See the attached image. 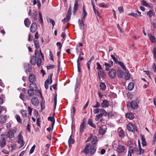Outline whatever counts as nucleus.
<instances>
[{
    "instance_id": "69168bd1",
    "label": "nucleus",
    "mask_w": 156,
    "mask_h": 156,
    "mask_svg": "<svg viewBox=\"0 0 156 156\" xmlns=\"http://www.w3.org/2000/svg\"><path fill=\"white\" fill-rule=\"evenodd\" d=\"M35 147H36V146H35V144H34L32 147L31 148L30 150V154H32V153L34 152V150L35 149Z\"/></svg>"
},
{
    "instance_id": "4d7b16f0",
    "label": "nucleus",
    "mask_w": 156,
    "mask_h": 156,
    "mask_svg": "<svg viewBox=\"0 0 156 156\" xmlns=\"http://www.w3.org/2000/svg\"><path fill=\"white\" fill-rule=\"evenodd\" d=\"M41 58H39L37 59V66L39 67L41 66Z\"/></svg>"
},
{
    "instance_id": "a18cd8bd",
    "label": "nucleus",
    "mask_w": 156,
    "mask_h": 156,
    "mask_svg": "<svg viewBox=\"0 0 156 156\" xmlns=\"http://www.w3.org/2000/svg\"><path fill=\"white\" fill-rule=\"evenodd\" d=\"M92 61V58H91L90 59L89 61H88L87 62V65L88 67V69L89 70H90V65Z\"/></svg>"
},
{
    "instance_id": "f03ea898",
    "label": "nucleus",
    "mask_w": 156,
    "mask_h": 156,
    "mask_svg": "<svg viewBox=\"0 0 156 156\" xmlns=\"http://www.w3.org/2000/svg\"><path fill=\"white\" fill-rule=\"evenodd\" d=\"M138 104L135 101H132L131 102H128L127 103V107L128 109L131 110L132 109H136L138 108Z\"/></svg>"
},
{
    "instance_id": "774afa93",
    "label": "nucleus",
    "mask_w": 156,
    "mask_h": 156,
    "mask_svg": "<svg viewBox=\"0 0 156 156\" xmlns=\"http://www.w3.org/2000/svg\"><path fill=\"white\" fill-rule=\"evenodd\" d=\"M118 10L120 13H122L124 12V9L122 7H118Z\"/></svg>"
},
{
    "instance_id": "6ab92c4d",
    "label": "nucleus",
    "mask_w": 156,
    "mask_h": 156,
    "mask_svg": "<svg viewBox=\"0 0 156 156\" xmlns=\"http://www.w3.org/2000/svg\"><path fill=\"white\" fill-rule=\"evenodd\" d=\"M86 125L84 121H83L81 123L80 126V133H82L84 131Z\"/></svg>"
},
{
    "instance_id": "0eeeda50",
    "label": "nucleus",
    "mask_w": 156,
    "mask_h": 156,
    "mask_svg": "<svg viewBox=\"0 0 156 156\" xmlns=\"http://www.w3.org/2000/svg\"><path fill=\"white\" fill-rule=\"evenodd\" d=\"M127 129L129 131L132 132L137 131L136 127L131 123H129L127 125Z\"/></svg>"
},
{
    "instance_id": "864d4df0",
    "label": "nucleus",
    "mask_w": 156,
    "mask_h": 156,
    "mask_svg": "<svg viewBox=\"0 0 156 156\" xmlns=\"http://www.w3.org/2000/svg\"><path fill=\"white\" fill-rule=\"evenodd\" d=\"M2 112H4V113H5L6 112V109L5 108L2 107L0 106V114Z\"/></svg>"
},
{
    "instance_id": "338daca9",
    "label": "nucleus",
    "mask_w": 156,
    "mask_h": 156,
    "mask_svg": "<svg viewBox=\"0 0 156 156\" xmlns=\"http://www.w3.org/2000/svg\"><path fill=\"white\" fill-rule=\"evenodd\" d=\"M100 103L98 102L97 101L96 102V104L95 105L93 106V107L98 108L100 107Z\"/></svg>"
},
{
    "instance_id": "4c0bfd02",
    "label": "nucleus",
    "mask_w": 156,
    "mask_h": 156,
    "mask_svg": "<svg viewBox=\"0 0 156 156\" xmlns=\"http://www.w3.org/2000/svg\"><path fill=\"white\" fill-rule=\"evenodd\" d=\"M72 135H71L69 137L68 141V143L69 146H70L71 144H73L74 143V140L72 138Z\"/></svg>"
},
{
    "instance_id": "f8f14e48",
    "label": "nucleus",
    "mask_w": 156,
    "mask_h": 156,
    "mask_svg": "<svg viewBox=\"0 0 156 156\" xmlns=\"http://www.w3.org/2000/svg\"><path fill=\"white\" fill-rule=\"evenodd\" d=\"M113 65V62L112 61H109L108 63L105 62V70L108 71L110 69V68Z\"/></svg>"
},
{
    "instance_id": "3c124183",
    "label": "nucleus",
    "mask_w": 156,
    "mask_h": 156,
    "mask_svg": "<svg viewBox=\"0 0 156 156\" xmlns=\"http://www.w3.org/2000/svg\"><path fill=\"white\" fill-rule=\"evenodd\" d=\"M154 14V13L152 10H149L147 12V15L150 17H151Z\"/></svg>"
},
{
    "instance_id": "393cba45",
    "label": "nucleus",
    "mask_w": 156,
    "mask_h": 156,
    "mask_svg": "<svg viewBox=\"0 0 156 156\" xmlns=\"http://www.w3.org/2000/svg\"><path fill=\"white\" fill-rule=\"evenodd\" d=\"M52 74H51L49 76H48V79L45 81V83L48 84H51L52 83Z\"/></svg>"
},
{
    "instance_id": "a19ab883",
    "label": "nucleus",
    "mask_w": 156,
    "mask_h": 156,
    "mask_svg": "<svg viewBox=\"0 0 156 156\" xmlns=\"http://www.w3.org/2000/svg\"><path fill=\"white\" fill-rule=\"evenodd\" d=\"M144 150L141 148V145H140V148L138 150L137 155H140L144 153Z\"/></svg>"
},
{
    "instance_id": "7c9ffc66",
    "label": "nucleus",
    "mask_w": 156,
    "mask_h": 156,
    "mask_svg": "<svg viewBox=\"0 0 156 156\" xmlns=\"http://www.w3.org/2000/svg\"><path fill=\"white\" fill-rule=\"evenodd\" d=\"M148 36L151 42L154 43L155 42L156 38L154 36L152 35L151 34H148Z\"/></svg>"
},
{
    "instance_id": "e433bc0d",
    "label": "nucleus",
    "mask_w": 156,
    "mask_h": 156,
    "mask_svg": "<svg viewBox=\"0 0 156 156\" xmlns=\"http://www.w3.org/2000/svg\"><path fill=\"white\" fill-rule=\"evenodd\" d=\"M37 12L36 11H35L31 15V18L33 19L36 20L37 19Z\"/></svg>"
},
{
    "instance_id": "f257e3e1",
    "label": "nucleus",
    "mask_w": 156,
    "mask_h": 156,
    "mask_svg": "<svg viewBox=\"0 0 156 156\" xmlns=\"http://www.w3.org/2000/svg\"><path fill=\"white\" fill-rule=\"evenodd\" d=\"M90 144H87L83 151V152L86 155L89 153L91 155L94 154L97 149L96 144L93 143L92 145Z\"/></svg>"
},
{
    "instance_id": "09e8293b",
    "label": "nucleus",
    "mask_w": 156,
    "mask_h": 156,
    "mask_svg": "<svg viewBox=\"0 0 156 156\" xmlns=\"http://www.w3.org/2000/svg\"><path fill=\"white\" fill-rule=\"evenodd\" d=\"M45 101H41V109L43 110L45 108Z\"/></svg>"
},
{
    "instance_id": "bb28decb",
    "label": "nucleus",
    "mask_w": 156,
    "mask_h": 156,
    "mask_svg": "<svg viewBox=\"0 0 156 156\" xmlns=\"http://www.w3.org/2000/svg\"><path fill=\"white\" fill-rule=\"evenodd\" d=\"M36 91V90H34L30 88V89L28 90V93L29 96L30 97L33 96L34 94V91Z\"/></svg>"
},
{
    "instance_id": "6e6552de",
    "label": "nucleus",
    "mask_w": 156,
    "mask_h": 156,
    "mask_svg": "<svg viewBox=\"0 0 156 156\" xmlns=\"http://www.w3.org/2000/svg\"><path fill=\"white\" fill-rule=\"evenodd\" d=\"M107 115V113L105 111L104 112H103V113H100L96 115L95 120L96 121H98L100 119L101 117H102L103 116H106Z\"/></svg>"
},
{
    "instance_id": "0e129e2a",
    "label": "nucleus",
    "mask_w": 156,
    "mask_h": 156,
    "mask_svg": "<svg viewBox=\"0 0 156 156\" xmlns=\"http://www.w3.org/2000/svg\"><path fill=\"white\" fill-rule=\"evenodd\" d=\"M141 4L144 6L148 7L149 6V5L148 4L146 1H145L144 0H143L141 2Z\"/></svg>"
},
{
    "instance_id": "b1692460",
    "label": "nucleus",
    "mask_w": 156,
    "mask_h": 156,
    "mask_svg": "<svg viewBox=\"0 0 156 156\" xmlns=\"http://www.w3.org/2000/svg\"><path fill=\"white\" fill-rule=\"evenodd\" d=\"M24 23L25 26L29 27L31 23V21L30 19L28 18H26L24 20Z\"/></svg>"
},
{
    "instance_id": "c85d7f7f",
    "label": "nucleus",
    "mask_w": 156,
    "mask_h": 156,
    "mask_svg": "<svg viewBox=\"0 0 156 156\" xmlns=\"http://www.w3.org/2000/svg\"><path fill=\"white\" fill-rule=\"evenodd\" d=\"M48 120L52 122L51 126L52 128H53L55 123V120L53 117H49L48 118Z\"/></svg>"
},
{
    "instance_id": "7ed1b4c3",
    "label": "nucleus",
    "mask_w": 156,
    "mask_h": 156,
    "mask_svg": "<svg viewBox=\"0 0 156 156\" xmlns=\"http://www.w3.org/2000/svg\"><path fill=\"white\" fill-rule=\"evenodd\" d=\"M17 130L16 128L15 127L13 128V130L10 129L9 131L6 134V136L10 139L13 138L14 136V134L16 133Z\"/></svg>"
},
{
    "instance_id": "49530a36",
    "label": "nucleus",
    "mask_w": 156,
    "mask_h": 156,
    "mask_svg": "<svg viewBox=\"0 0 156 156\" xmlns=\"http://www.w3.org/2000/svg\"><path fill=\"white\" fill-rule=\"evenodd\" d=\"M82 16H83L81 19L82 20H84L85 19L86 17L87 16V13L86 10L83 11V12L82 13Z\"/></svg>"
},
{
    "instance_id": "5fc2aeb1",
    "label": "nucleus",
    "mask_w": 156,
    "mask_h": 156,
    "mask_svg": "<svg viewBox=\"0 0 156 156\" xmlns=\"http://www.w3.org/2000/svg\"><path fill=\"white\" fill-rule=\"evenodd\" d=\"M119 135L121 137H123L125 135L124 132L123 130H121L119 132Z\"/></svg>"
},
{
    "instance_id": "dca6fc26",
    "label": "nucleus",
    "mask_w": 156,
    "mask_h": 156,
    "mask_svg": "<svg viewBox=\"0 0 156 156\" xmlns=\"http://www.w3.org/2000/svg\"><path fill=\"white\" fill-rule=\"evenodd\" d=\"M98 77L100 80H101V78H104L105 77L106 75L105 72L102 70H100L99 71H98Z\"/></svg>"
},
{
    "instance_id": "052dcab7",
    "label": "nucleus",
    "mask_w": 156,
    "mask_h": 156,
    "mask_svg": "<svg viewBox=\"0 0 156 156\" xmlns=\"http://www.w3.org/2000/svg\"><path fill=\"white\" fill-rule=\"evenodd\" d=\"M129 15L134 17L136 18H137L138 17V15L137 13L134 12H132L131 13L129 14Z\"/></svg>"
},
{
    "instance_id": "603ef678",
    "label": "nucleus",
    "mask_w": 156,
    "mask_h": 156,
    "mask_svg": "<svg viewBox=\"0 0 156 156\" xmlns=\"http://www.w3.org/2000/svg\"><path fill=\"white\" fill-rule=\"evenodd\" d=\"M97 141V137L96 136H93L91 142L92 144L93 143L96 144V142Z\"/></svg>"
},
{
    "instance_id": "680f3d73",
    "label": "nucleus",
    "mask_w": 156,
    "mask_h": 156,
    "mask_svg": "<svg viewBox=\"0 0 156 156\" xmlns=\"http://www.w3.org/2000/svg\"><path fill=\"white\" fill-rule=\"evenodd\" d=\"M131 152L132 153H134L136 154L137 155V153L138 152V150L136 148H134L133 149L131 150Z\"/></svg>"
},
{
    "instance_id": "5701e85b",
    "label": "nucleus",
    "mask_w": 156,
    "mask_h": 156,
    "mask_svg": "<svg viewBox=\"0 0 156 156\" xmlns=\"http://www.w3.org/2000/svg\"><path fill=\"white\" fill-rule=\"evenodd\" d=\"M35 76L33 74H30L29 76V81L32 83H33L36 80Z\"/></svg>"
},
{
    "instance_id": "58836bf2",
    "label": "nucleus",
    "mask_w": 156,
    "mask_h": 156,
    "mask_svg": "<svg viewBox=\"0 0 156 156\" xmlns=\"http://www.w3.org/2000/svg\"><path fill=\"white\" fill-rule=\"evenodd\" d=\"M20 113L23 117H26L27 114V111L25 110H22L20 111Z\"/></svg>"
},
{
    "instance_id": "c03bdc74",
    "label": "nucleus",
    "mask_w": 156,
    "mask_h": 156,
    "mask_svg": "<svg viewBox=\"0 0 156 156\" xmlns=\"http://www.w3.org/2000/svg\"><path fill=\"white\" fill-rule=\"evenodd\" d=\"M15 118L16 120H17V122L19 123H20L21 122V118L20 116L19 115H16L15 116Z\"/></svg>"
},
{
    "instance_id": "20e7f679",
    "label": "nucleus",
    "mask_w": 156,
    "mask_h": 156,
    "mask_svg": "<svg viewBox=\"0 0 156 156\" xmlns=\"http://www.w3.org/2000/svg\"><path fill=\"white\" fill-rule=\"evenodd\" d=\"M17 142L20 144V148L23 147L24 144L25 142L23 140V138L22 135L21 133H20L17 136Z\"/></svg>"
},
{
    "instance_id": "1a4fd4ad",
    "label": "nucleus",
    "mask_w": 156,
    "mask_h": 156,
    "mask_svg": "<svg viewBox=\"0 0 156 156\" xmlns=\"http://www.w3.org/2000/svg\"><path fill=\"white\" fill-rule=\"evenodd\" d=\"M31 102L33 105L35 106L38 105L39 103V101L38 98L35 97H32Z\"/></svg>"
},
{
    "instance_id": "37998d69",
    "label": "nucleus",
    "mask_w": 156,
    "mask_h": 156,
    "mask_svg": "<svg viewBox=\"0 0 156 156\" xmlns=\"http://www.w3.org/2000/svg\"><path fill=\"white\" fill-rule=\"evenodd\" d=\"M130 74L129 72H126L125 74V78L126 80H128L130 79Z\"/></svg>"
},
{
    "instance_id": "412c9836",
    "label": "nucleus",
    "mask_w": 156,
    "mask_h": 156,
    "mask_svg": "<svg viewBox=\"0 0 156 156\" xmlns=\"http://www.w3.org/2000/svg\"><path fill=\"white\" fill-rule=\"evenodd\" d=\"M105 111L103 109L97 108L94 110L93 112L94 114H97L99 113H103V112H104Z\"/></svg>"
},
{
    "instance_id": "ddd939ff",
    "label": "nucleus",
    "mask_w": 156,
    "mask_h": 156,
    "mask_svg": "<svg viewBox=\"0 0 156 156\" xmlns=\"http://www.w3.org/2000/svg\"><path fill=\"white\" fill-rule=\"evenodd\" d=\"M6 140L4 136V135H2L1 136L0 139V146L2 147H4L6 145Z\"/></svg>"
},
{
    "instance_id": "ea45409f",
    "label": "nucleus",
    "mask_w": 156,
    "mask_h": 156,
    "mask_svg": "<svg viewBox=\"0 0 156 156\" xmlns=\"http://www.w3.org/2000/svg\"><path fill=\"white\" fill-rule=\"evenodd\" d=\"M39 21H40L41 24H42L43 23V19L42 16L41 12H39Z\"/></svg>"
},
{
    "instance_id": "13d9d810",
    "label": "nucleus",
    "mask_w": 156,
    "mask_h": 156,
    "mask_svg": "<svg viewBox=\"0 0 156 156\" xmlns=\"http://www.w3.org/2000/svg\"><path fill=\"white\" fill-rule=\"evenodd\" d=\"M47 68L48 70L51 69H53L55 68V66L54 65H48L47 66Z\"/></svg>"
},
{
    "instance_id": "2eb2a0df",
    "label": "nucleus",
    "mask_w": 156,
    "mask_h": 156,
    "mask_svg": "<svg viewBox=\"0 0 156 156\" xmlns=\"http://www.w3.org/2000/svg\"><path fill=\"white\" fill-rule=\"evenodd\" d=\"M37 29V25L35 22L33 23L30 26V31L32 33L35 32Z\"/></svg>"
},
{
    "instance_id": "79ce46f5",
    "label": "nucleus",
    "mask_w": 156,
    "mask_h": 156,
    "mask_svg": "<svg viewBox=\"0 0 156 156\" xmlns=\"http://www.w3.org/2000/svg\"><path fill=\"white\" fill-rule=\"evenodd\" d=\"M117 63L124 70H126V67L122 62L120 61H118Z\"/></svg>"
},
{
    "instance_id": "473e14b6",
    "label": "nucleus",
    "mask_w": 156,
    "mask_h": 156,
    "mask_svg": "<svg viewBox=\"0 0 156 156\" xmlns=\"http://www.w3.org/2000/svg\"><path fill=\"white\" fill-rule=\"evenodd\" d=\"M126 116L130 119H133L134 118V115L133 113L130 112L126 114Z\"/></svg>"
},
{
    "instance_id": "f3484780",
    "label": "nucleus",
    "mask_w": 156,
    "mask_h": 156,
    "mask_svg": "<svg viewBox=\"0 0 156 156\" xmlns=\"http://www.w3.org/2000/svg\"><path fill=\"white\" fill-rule=\"evenodd\" d=\"M82 20V19H79L78 20V23L79 24V26L81 30H82L83 29V30H84V23L83 20Z\"/></svg>"
},
{
    "instance_id": "c756f323",
    "label": "nucleus",
    "mask_w": 156,
    "mask_h": 156,
    "mask_svg": "<svg viewBox=\"0 0 156 156\" xmlns=\"http://www.w3.org/2000/svg\"><path fill=\"white\" fill-rule=\"evenodd\" d=\"M134 87V84L132 82L130 83L128 86L127 88L128 90L129 91L132 90Z\"/></svg>"
},
{
    "instance_id": "bf43d9fd",
    "label": "nucleus",
    "mask_w": 156,
    "mask_h": 156,
    "mask_svg": "<svg viewBox=\"0 0 156 156\" xmlns=\"http://www.w3.org/2000/svg\"><path fill=\"white\" fill-rule=\"evenodd\" d=\"M71 7L70 6L69 7V8L68 9V13L67 14V16H69V17H71Z\"/></svg>"
},
{
    "instance_id": "e2e57ef3",
    "label": "nucleus",
    "mask_w": 156,
    "mask_h": 156,
    "mask_svg": "<svg viewBox=\"0 0 156 156\" xmlns=\"http://www.w3.org/2000/svg\"><path fill=\"white\" fill-rule=\"evenodd\" d=\"M96 64L97 65V67L96 68L97 70H101L102 69V67L99 63L98 62H97Z\"/></svg>"
},
{
    "instance_id": "f704fd0d",
    "label": "nucleus",
    "mask_w": 156,
    "mask_h": 156,
    "mask_svg": "<svg viewBox=\"0 0 156 156\" xmlns=\"http://www.w3.org/2000/svg\"><path fill=\"white\" fill-rule=\"evenodd\" d=\"M117 75L119 78H121L123 76V72L120 70L119 69L117 71Z\"/></svg>"
},
{
    "instance_id": "aec40b11",
    "label": "nucleus",
    "mask_w": 156,
    "mask_h": 156,
    "mask_svg": "<svg viewBox=\"0 0 156 156\" xmlns=\"http://www.w3.org/2000/svg\"><path fill=\"white\" fill-rule=\"evenodd\" d=\"M24 68L26 73L30 72L31 69V66L29 64H25L24 65Z\"/></svg>"
},
{
    "instance_id": "9b49d317",
    "label": "nucleus",
    "mask_w": 156,
    "mask_h": 156,
    "mask_svg": "<svg viewBox=\"0 0 156 156\" xmlns=\"http://www.w3.org/2000/svg\"><path fill=\"white\" fill-rule=\"evenodd\" d=\"M91 4L93 5V9L94 10V12L95 14L96 15H97V16L99 17L100 18H101V16L100 13H99L97 9H96L95 8V5L94 3V1L93 0H91Z\"/></svg>"
},
{
    "instance_id": "72a5a7b5",
    "label": "nucleus",
    "mask_w": 156,
    "mask_h": 156,
    "mask_svg": "<svg viewBox=\"0 0 156 156\" xmlns=\"http://www.w3.org/2000/svg\"><path fill=\"white\" fill-rule=\"evenodd\" d=\"M142 144L143 146H145L147 145L146 142L145 141L144 135H141Z\"/></svg>"
},
{
    "instance_id": "de8ad7c7",
    "label": "nucleus",
    "mask_w": 156,
    "mask_h": 156,
    "mask_svg": "<svg viewBox=\"0 0 156 156\" xmlns=\"http://www.w3.org/2000/svg\"><path fill=\"white\" fill-rule=\"evenodd\" d=\"M47 20L48 21H49V22L51 23L53 27L55 25V21L52 19L50 18H47Z\"/></svg>"
},
{
    "instance_id": "8fccbe9b",
    "label": "nucleus",
    "mask_w": 156,
    "mask_h": 156,
    "mask_svg": "<svg viewBox=\"0 0 156 156\" xmlns=\"http://www.w3.org/2000/svg\"><path fill=\"white\" fill-rule=\"evenodd\" d=\"M34 44L35 45V48L37 49H38L40 48V45L39 43L37 40H35L34 41Z\"/></svg>"
},
{
    "instance_id": "2f4dec72",
    "label": "nucleus",
    "mask_w": 156,
    "mask_h": 156,
    "mask_svg": "<svg viewBox=\"0 0 156 156\" xmlns=\"http://www.w3.org/2000/svg\"><path fill=\"white\" fill-rule=\"evenodd\" d=\"M30 62L33 65H35L37 62L36 57L34 56H32L31 58Z\"/></svg>"
},
{
    "instance_id": "4468645a",
    "label": "nucleus",
    "mask_w": 156,
    "mask_h": 156,
    "mask_svg": "<svg viewBox=\"0 0 156 156\" xmlns=\"http://www.w3.org/2000/svg\"><path fill=\"white\" fill-rule=\"evenodd\" d=\"M109 105V103L107 99H104L102 101L101 103V106L103 108H106Z\"/></svg>"
},
{
    "instance_id": "423d86ee",
    "label": "nucleus",
    "mask_w": 156,
    "mask_h": 156,
    "mask_svg": "<svg viewBox=\"0 0 156 156\" xmlns=\"http://www.w3.org/2000/svg\"><path fill=\"white\" fill-rule=\"evenodd\" d=\"M99 129L98 130V133L100 135H103L105 134L106 132V130L107 127L105 125H102L99 127Z\"/></svg>"
},
{
    "instance_id": "9d476101",
    "label": "nucleus",
    "mask_w": 156,
    "mask_h": 156,
    "mask_svg": "<svg viewBox=\"0 0 156 156\" xmlns=\"http://www.w3.org/2000/svg\"><path fill=\"white\" fill-rule=\"evenodd\" d=\"M116 74V71L115 69H112L109 72L108 75L112 79L114 78Z\"/></svg>"
},
{
    "instance_id": "a878e982",
    "label": "nucleus",
    "mask_w": 156,
    "mask_h": 156,
    "mask_svg": "<svg viewBox=\"0 0 156 156\" xmlns=\"http://www.w3.org/2000/svg\"><path fill=\"white\" fill-rule=\"evenodd\" d=\"M30 87L31 89L37 90V86L36 84L35 83H32L30 84Z\"/></svg>"
},
{
    "instance_id": "cd10ccee",
    "label": "nucleus",
    "mask_w": 156,
    "mask_h": 156,
    "mask_svg": "<svg viewBox=\"0 0 156 156\" xmlns=\"http://www.w3.org/2000/svg\"><path fill=\"white\" fill-rule=\"evenodd\" d=\"M88 124L94 128H96V127L95 125L93 123L92 119H89L88 120Z\"/></svg>"
},
{
    "instance_id": "39448f33",
    "label": "nucleus",
    "mask_w": 156,
    "mask_h": 156,
    "mask_svg": "<svg viewBox=\"0 0 156 156\" xmlns=\"http://www.w3.org/2000/svg\"><path fill=\"white\" fill-rule=\"evenodd\" d=\"M126 149L125 146L119 144L116 147V151L118 153H121L124 152Z\"/></svg>"
},
{
    "instance_id": "6e6d98bb",
    "label": "nucleus",
    "mask_w": 156,
    "mask_h": 156,
    "mask_svg": "<svg viewBox=\"0 0 156 156\" xmlns=\"http://www.w3.org/2000/svg\"><path fill=\"white\" fill-rule=\"evenodd\" d=\"M70 19V17L69 16H66V18H65L62 20V22L64 23H65L66 22L68 21Z\"/></svg>"
},
{
    "instance_id": "4be33fe9",
    "label": "nucleus",
    "mask_w": 156,
    "mask_h": 156,
    "mask_svg": "<svg viewBox=\"0 0 156 156\" xmlns=\"http://www.w3.org/2000/svg\"><path fill=\"white\" fill-rule=\"evenodd\" d=\"M78 4L77 0H75V3L73 7V13L75 14L78 10Z\"/></svg>"
},
{
    "instance_id": "a211bd4d",
    "label": "nucleus",
    "mask_w": 156,
    "mask_h": 156,
    "mask_svg": "<svg viewBox=\"0 0 156 156\" xmlns=\"http://www.w3.org/2000/svg\"><path fill=\"white\" fill-rule=\"evenodd\" d=\"M8 118L6 115L4 116L2 115H0V124H2L5 123L6 120Z\"/></svg>"
},
{
    "instance_id": "c9c22d12",
    "label": "nucleus",
    "mask_w": 156,
    "mask_h": 156,
    "mask_svg": "<svg viewBox=\"0 0 156 156\" xmlns=\"http://www.w3.org/2000/svg\"><path fill=\"white\" fill-rule=\"evenodd\" d=\"M100 87L101 89L102 90H105L106 89V86L105 83H104L101 82L100 85Z\"/></svg>"
}]
</instances>
